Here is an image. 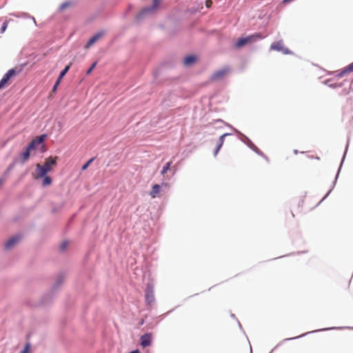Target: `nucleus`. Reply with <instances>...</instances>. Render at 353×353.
<instances>
[{
    "instance_id": "obj_1",
    "label": "nucleus",
    "mask_w": 353,
    "mask_h": 353,
    "mask_svg": "<svg viewBox=\"0 0 353 353\" xmlns=\"http://www.w3.org/2000/svg\"><path fill=\"white\" fill-rule=\"evenodd\" d=\"M57 158L48 157L46 159V162L43 165H41L40 164H37L36 171H37V177L36 178H42L45 176L48 172L51 171L52 166L55 165Z\"/></svg>"
},
{
    "instance_id": "obj_2",
    "label": "nucleus",
    "mask_w": 353,
    "mask_h": 353,
    "mask_svg": "<svg viewBox=\"0 0 353 353\" xmlns=\"http://www.w3.org/2000/svg\"><path fill=\"white\" fill-rule=\"evenodd\" d=\"M264 38V36H263L260 33H255L252 35L240 38L238 39V41L235 43V47L237 48H241L243 46H245L247 43H252L256 42L258 40L262 39Z\"/></svg>"
},
{
    "instance_id": "obj_3",
    "label": "nucleus",
    "mask_w": 353,
    "mask_h": 353,
    "mask_svg": "<svg viewBox=\"0 0 353 353\" xmlns=\"http://www.w3.org/2000/svg\"><path fill=\"white\" fill-rule=\"evenodd\" d=\"M161 3V0H153L152 4L150 6H148L142 9L140 13L137 15V19L139 21L142 19L145 14L152 13L156 11Z\"/></svg>"
},
{
    "instance_id": "obj_4",
    "label": "nucleus",
    "mask_w": 353,
    "mask_h": 353,
    "mask_svg": "<svg viewBox=\"0 0 353 353\" xmlns=\"http://www.w3.org/2000/svg\"><path fill=\"white\" fill-rule=\"evenodd\" d=\"M145 300L146 304L148 305H152L154 303V285L152 283L147 284L145 290Z\"/></svg>"
},
{
    "instance_id": "obj_5",
    "label": "nucleus",
    "mask_w": 353,
    "mask_h": 353,
    "mask_svg": "<svg viewBox=\"0 0 353 353\" xmlns=\"http://www.w3.org/2000/svg\"><path fill=\"white\" fill-rule=\"evenodd\" d=\"M232 129L236 132H237L238 134H240L242 136L243 139H241V141L243 142H244L247 145L248 147H249L251 150L254 151L259 155L267 159L266 157L265 156V154L261 150H259V149L251 141V140L249 139V138H248L245 135L241 134L240 132H239L235 128H232Z\"/></svg>"
},
{
    "instance_id": "obj_6",
    "label": "nucleus",
    "mask_w": 353,
    "mask_h": 353,
    "mask_svg": "<svg viewBox=\"0 0 353 353\" xmlns=\"http://www.w3.org/2000/svg\"><path fill=\"white\" fill-rule=\"evenodd\" d=\"M20 236L14 235L9 238L4 243V249L6 250H10L14 248L17 243L19 242Z\"/></svg>"
},
{
    "instance_id": "obj_7",
    "label": "nucleus",
    "mask_w": 353,
    "mask_h": 353,
    "mask_svg": "<svg viewBox=\"0 0 353 353\" xmlns=\"http://www.w3.org/2000/svg\"><path fill=\"white\" fill-rule=\"evenodd\" d=\"M16 74V70L14 69L9 70L3 77L0 81V89L4 87V85L8 82L10 79Z\"/></svg>"
},
{
    "instance_id": "obj_8",
    "label": "nucleus",
    "mask_w": 353,
    "mask_h": 353,
    "mask_svg": "<svg viewBox=\"0 0 353 353\" xmlns=\"http://www.w3.org/2000/svg\"><path fill=\"white\" fill-rule=\"evenodd\" d=\"M270 48L272 50H276V51H281L284 54H290L291 52L288 49V48H285L282 42L281 41H279V42H276V43H273L272 45H271V47Z\"/></svg>"
},
{
    "instance_id": "obj_9",
    "label": "nucleus",
    "mask_w": 353,
    "mask_h": 353,
    "mask_svg": "<svg viewBox=\"0 0 353 353\" xmlns=\"http://www.w3.org/2000/svg\"><path fill=\"white\" fill-rule=\"evenodd\" d=\"M152 334L146 333L142 335L140 338V344L143 347H148L151 345Z\"/></svg>"
},
{
    "instance_id": "obj_10",
    "label": "nucleus",
    "mask_w": 353,
    "mask_h": 353,
    "mask_svg": "<svg viewBox=\"0 0 353 353\" xmlns=\"http://www.w3.org/2000/svg\"><path fill=\"white\" fill-rule=\"evenodd\" d=\"M228 68H222L219 70L216 71L212 74L211 76V80L212 81H219L222 79L224 76L228 72Z\"/></svg>"
},
{
    "instance_id": "obj_11",
    "label": "nucleus",
    "mask_w": 353,
    "mask_h": 353,
    "mask_svg": "<svg viewBox=\"0 0 353 353\" xmlns=\"http://www.w3.org/2000/svg\"><path fill=\"white\" fill-rule=\"evenodd\" d=\"M104 31H100L95 34L92 37H91L88 43L85 45V48H89L92 46L94 43H96L103 34Z\"/></svg>"
},
{
    "instance_id": "obj_12",
    "label": "nucleus",
    "mask_w": 353,
    "mask_h": 353,
    "mask_svg": "<svg viewBox=\"0 0 353 353\" xmlns=\"http://www.w3.org/2000/svg\"><path fill=\"white\" fill-rule=\"evenodd\" d=\"M64 277L65 276L63 273L59 274L57 276L55 281L52 285V290L53 292L57 291L59 289V288L62 285L63 280H64Z\"/></svg>"
},
{
    "instance_id": "obj_13",
    "label": "nucleus",
    "mask_w": 353,
    "mask_h": 353,
    "mask_svg": "<svg viewBox=\"0 0 353 353\" xmlns=\"http://www.w3.org/2000/svg\"><path fill=\"white\" fill-rule=\"evenodd\" d=\"M347 148H348V143H347V145H346L345 150V153H344V155H343V158L342 161H343V160H344L346 152H347ZM342 163H343V162H341V165H342ZM341 165H340V167H339V168L338 172H337L336 176V177H335V179H334V182H333V183H332V185L331 189L328 191V192H327V193L325 194V196L323 198V199L321 201H321H323V200H324V199H325V198H326V197L330 194V193L332 192V189L334 188V185H335V184H336V180H337V179H338L339 174V172H340V170H341Z\"/></svg>"
},
{
    "instance_id": "obj_14",
    "label": "nucleus",
    "mask_w": 353,
    "mask_h": 353,
    "mask_svg": "<svg viewBox=\"0 0 353 353\" xmlns=\"http://www.w3.org/2000/svg\"><path fill=\"white\" fill-rule=\"evenodd\" d=\"M334 329H339V327H330V328H324V329H319V330H314V331H312V332H306L305 334H303L300 336H295V337H292V338H288V339H285L283 340V341H289V340H293V339H298V338H300V337H303L310 333H312V332H321V331H324V330H334Z\"/></svg>"
},
{
    "instance_id": "obj_15",
    "label": "nucleus",
    "mask_w": 353,
    "mask_h": 353,
    "mask_svg": "<svg viewBox=\"0 0 353 353\" xmlns=\"http://www.w3.org/2000/svg\"><path fill=\"white\" fill-rule=\"evenodd\" d=\"M196 58L194 55L188 56L183 59V64L185 66H190L196 61Z\"/></svg>"
},
{
    "instance_id": "obj_16",
    "label": "nucleus",
    "mask_w": 353,
    "mask_h": 353,
    "mask_svg": "<svg viewBox=\"0 0 353 353\" xmlns=\"http://www.w3.org/2000/svg\"><path fill=\"white\" fill-rule=\"evenodd\" d=\"M161 187L158 184H155L153 185L152 191L150 192V195L152 197H156V195L160 192Z\"/></svg>"
},
{
    "instance_id": "obj_17",
    "label": "nucleus",
    "mask_w": 353,
    "mask_h": 353,
    "mask_svg": "<svg viewBox=\"0 0 353 353\" xmlns=\"http://www.w3.org/2000/svg\"><path fill=\"white\" fill-rule=\"evenodd\" d=\"M352 71H353V63L350 64L345 68H344V70L343 71H341V73L339 74V76L342 77L344 74L349 72H352Z\"/></svg>"
},
{
    "instance_id": "obj_18",
    "label": "nucleus",
    "mask_w": 353,
    "mask_h": 353,
    "mask_svg": "<svg viewBox=\"0 0 353 353\" xmlns=\"http://www.w3.org/2000/svg\"><path fill=\"white\" fill-rule=\"evenodd\" d=\"M30 150L26 148V151L21 153V159L23 162H26L30 157Z\"/></svg>"
},
{
    "instance_id": "obj_19",
    "label": "nucleus",
    "mask_w": 353,
    "mask_h": 353,
    "mask_svg": "<svg viewBox=\"0 0 353 353\" xmlns=\"http://www.w3.org/2000/svg\"><path fill=\"white\" fill-rule=\"evenodd\" d=\"M15 17H24V18H26V17H30L32 21H34V23L36 24V20L33 17H30L28 13H26V12H21L20 14H14Z\"/></svg>"
},
{
    "instance_id": "obj_20",
    "label": "nucleus",
    "mask_w": 353,
    "mask_h": 353,
    "mask_svg": "<svg viewBox=\"0 0 353 353\" xmlns=\"http://www.w3.org/2000/svg\"><path fill=\"white\" fill-rule=\"evenodd\" d=\"M70 65H71V63L70 65L65 66V68L60 72L59 76V80H61L63 79V77L65 75V74L68 72V70L70 68Z\"/></svg>"
},
{
    "instance_id": "obj_21",
    "label": "nucleus",
    "mask_w": 353,
    "mask_h": 353,
    "mask_svg": "<svg viewBox=\"0 0 353 353\" xmlns=\"http://www.w3.org/2000/svg\"><path fill=\"white\" fill-rule=\"evenodd\" d=\"M43 180L42 184L43 186L49 185L51 184L52 179L50 176L45 175V176H43Z\"/></svg>"
},
{
    "instance_id": "obj_22",
    "label": "nucleus",
    "mask_w": 353,
    "mask_h": 353,
    "mask_svg": "<svg viewBox=\"0 0 353 353\" xmlns=\"http://www.w3.org/2000/svg\"><path fill=\"white\" fill-rule=\"evenodd\" d=\"M46 138V135L42 134V135L38 137L37 139H34V141L36 142V143L37 145H40L44 141Z\"/></svg>"
},
{
    "instance_id": "obj_23",
    "label": "nucleus",
    "mask_w": 353,
    "mask_h": 353,
    "mask_svg": "<svg viewBox=\"0 0 353 353\" xmlns=\"http://www.w3.org/2000/svg\"><path fill=\"white\" fill-rule=\"evenodd\" d=\"M46 138V135L42 134V135L38 137L37 139H34V141L36 142V143L37 145H40L44 141Z\"/></svg>"
},
{
    "instance_id": "obj_24",
    "label": "nucleus",
    "mask_w": 353,
    "mask_h": 353,
    "mask_svg": "<svg viewBox=\"0 0 353 353\" xmlns=\"http://www.w3.org/2000/svg\"><path fill=\"white\" fill-rule=\"evenodd\" d=\"M38 145L36 143V142L32 140L29 144L27 146V149L28 150H34L36 148V147Z\"/></svg>"
},
{
    "instance_id": "obj_25",
    "label": "nucleus",
    "mask_w": 353,
    "mask_h": 353,
    "mask_svg": "<svg viewBox=\"0 0 353 353\" xmlns=\"http://www.w3.org/2000/svg\"><path fill=\"white\" fill-rule=\"evenodd\" d=\"M71 5V2L70 1H65L63 3H61L59 6V10H65V8H68L69 6H70Z\"/></svg>"
},
{
    "instance_id": "obj_26",
    "label": "nucleus",
    "mask_w": 353,
    "mask_h": 353,
    "mask_svg": "<svg viewBox=\"0 0 353 353\" xmlns=\"http://www.w3.org/2000/svg\"><path fill=\"white\" fill-rule=\"evenodd\" d=\"M170 165L171 162H168L165 164L161 170V174H164L165 173L167 172V171L170 169Z\"/></svg>"
},
{
    "instance_id": "obj_27",
    "label": "nucleus",
    "mask_w": 353,
    "mask_h": 353,
    "mask_svg": "<svg viewBox=\"0 0 353 353\" xmlns=\"http://www.w3.org/2000/svg\"><path fill=\"white\" fill-rule=\"evenodd\" d=\"M94 160V158L90 159L88 161H87L81 168L82 170H85L88 166L90 165V163Z\"/></svg>"
},
{
    "instance_id": "obj_28",
    "label": "nucleus",
    "mask_w": 353,
    "mask_h": 353,
    "mask_svg": "<svg viewBox=\"0 0 353 353\" xmlns=\"http://www.w3.org/2000/svg\"><path fill=\"white\" fill-rule=\"evenodd\" d=\"M68 243V241L63 242L60 245V250L64 251L67 248Z\"/></svg>"
},
{
    "instance_id": "obj_29",
    "label": "nucleus",
    "mask_w": 353,
    "mask_h": 353,
    "mask_svg": "<svg viewBox=\"0 0 353 353\" xmlns=\"http://www.w3.org/2000/svg\"><path fill=\"white\" fill-rule=\"evenodd\" d=\"M61 80H59V78L58 77L57 80L56 81L53 88H52V92H55L57 89V87L60 84Z\"/></svg>"
},
{
    "instance_id": "obj_30",
    "label": "nucleus",
    "mask_w": 353,
    "mask_h": 353,
    "mask_svg": "<svg viewBox=\"0 0 353 353\" xmlns=\"http://www.w3.org/2000/svg\"><path fill=\"white\" fill-rule=\"evenodd\" d=\"M8 21H6L3 23V25H2V26H1V33H3V32L6 31V28H7V27H8Z\"/></svg>"
},
{
    "instance_id": "obj_31",
    "label": "nucleus",
    "mask_w": 353,
    "mask_h": 353,
    "mask_svg": "<svg viewBox=\"0 0 353 353\" xmlns=\"http://www.w3.org/2000/svg\"><path fill=\"white\" fill-rule=\"evenodd\" d=\"M232 134L230 133H225L223 134H222L220 138H219V142H221V143H223L224 142V139H225V137H228V136H230Z\"/></svg>"
},
{
    "instance_id": "obj_32",
    "label": "nucleus",
    "mask_w": 353,
    "mask_h": 353,
    "mask_svg": "<svg viewBox=\"0 0 353 353\" xmlns=\"http://www.w3.org/2000/svg\"><path fill=\"white\" fill-rule=\"evenodd\" d=\"M97 65V62H94L92 64V65L90 66V68L87 71V74H89L91 73V72L92 71V70L95 68Z\"/></svg>"
},
{
    "instance_id": "obj_33",
    "label": "nucleus",
    "mask_w": 353,
    "mask_h": 353,
    "mask_svg": "<svg viewBox=\"0 0 353 353\" xmlns=\"http://www.w3.org/2000/svg\"><path fill=\"white\" fill-rule=\"evenodd\" d=\"M29 349H30V345L27 344L25 346L24 349L20 353H28Z\"/></svg>"
},
{
    "instance_id": "obj_34",
    "label": "nucleus",
    "mask_w": 353,
    "mask_h": 353,
    "mask_svg": "<svg viewBox=\"0 0 353 353\" xmlns=\"http://www.w3.org/2000/svg\"><path fill=\"white\" fill-rule=\"evenodd\" d=\"M341 85H342L341 84H334V83H332V84L329 85V86L332 88H335L337 87H341Z\"/></svg>"
},
{
    "instance_id": "obj_35",
    "label": "nucleus",
    "mask_w": 353,
    "mask_h": 353,
    "mask_svg": "<svg viewBox=\"0 0 353 353\" xmlns=\"http://www.w3.org/2000/svg\"><path fill=\"white\" fill-rule=\"evenodd\" d=\"M212 1L211 0H208L205 2V6L208 8H210L212 6Z\"/></svg>"
},
{
    "instance_id": "obj_36",
    "label": "nucleus",
    "mask_w": 353,
    "mask_h": 353,
    "mask_svg": "<svg viewBox=\"0 0 353 353\" xmlns=\"http://www.w3.org/2000/svg\"><path fill=\"white\" fill-rule=\"evenodd\" d=\"M220 149H221L220 145H217L216 149L214 150V156H216L218 154V152L220 150Z\"/></svg>"
},
{
    "instance_id": "obj_37",
    "label": "nucleus",
    "mask_w": 353,
    "mask_h": 353,
    "mask_svg": "<svg viewBox=\"0 0 353 353\" xmlns=\"http://www.w3.org/2000/svg\"><path fill=\"white\" fill-rule=\"evenodd\" d=\"M4 181H5V179H3V178L0 179V185L3 183Z\"/></svg>"
},
{
    "instance_id": "obj_38",
    "label": "nucleus",
    "mask_w": 353,
    "mask_h": 353,
    "mask_svg": "<svg viewBox=\"0 0 353 353\" xmlns=\"http://www.w3.org/2000/svg\"><path fill=\"white\" fill-rule=\"evenodd\" d=\"M223 144V143H221V142L219 141L217 145H220V148H221Z\"/></svg>"
},
{
    "instance_id": "obj_39",
    "label": "nucleus",
    "mask_w": 353,
    "mask_h": 353,
    "mask_svg": "<svg viewBox=\"0 0 353 353\" xmlns=\"http://www.w3.org/2000/svg\"><path fill=\"white\" fill-rule=\"evenodd\" d=\"M130 353H139V352L138 350H134L130 352Z\"/></svg>"
},
{
    "instance_id": "obj_40",
    "label": "nucleus",
    "mask_w": 353,
    "mask_h": 353,
    "mask_svg": "<svg viewBox=\"0 0 353 353\" xmlns=\"http://www.w3.org/2000/svg\"><path fill=\"white\" fill-rule=\"evenodd\" d=\"M294 154H297V153H298L297 150H294Z\"/></svg>"
},
{
    "instance_id": "obj_41",
    "label": "nucleus",
    "mask_w": 353,
    "mask_h": 353,
    "mask_svg": "<svg viewBox=\"0 0 353 353\" xmlns=\"http://www.w3.org/2000/svg\"><path fill=\"white\" fill-rule=\"evenodd\" d=\"M218 122H222L221 119L217 120Z\"/></svg>"
}]
</instances>
